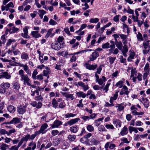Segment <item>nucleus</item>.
I'll list each match as a JSON object with an SVG mask.
<instances>
[{"mask_svg": "<svg viewBox=\"0 0 150 150\" xmlns=\"http://www.w3.org/2000/svg\"><path fill=\"white\" fill-rule=\"evenodd\" d=\"M4 102H3L0 103V110H2L4 108Z\"/></svg>", "mask_w": 150, "mask_h": 150, "instance_id": "62", "label": "nucleus"}, {"mask_svg": "<svg viewBox=\"0 0 150 150\" xmlns=\"http://www.w3.org/2000/svg\"><path fill=\"white\" fill-rule=\"evenodd\" d=\"M70 130L71 131H77L78 130V129H77V126L71 127L70 128Z\"/></svg>", "mask_w": 150, "mask_h": 150, "instance_id": "41", "label": "nucleus"}, {"mask_svg": "<svg viewBox=\"0 0 150 150\" xmlns=\"http://www.w3.org/2000/svg\"><path fill=\"white\" fill-rule=\"evenodd\" d=\"M127 17L126 16H123L122 17L120 18V20L123 22H124L127 19Z\"/></svg>", "mask_w": 150, "mask_h": 150, "instance_id": "64", "label": "nucleus"}, {"mask_svg": "<svg viewBox=\"0 0 150 150\" xmlns=\"http://www.w3.org/2000/svg\"><path fill=\"white\" fill-rule=\"evenodd\" d=\"M42 105V103L40 102H39L38 103L37 105L36 106V108L39 109L40 108Z\"/></svg>", "mask_w": 150, "mask_h": 150, "instance_id": "58", "label": "nucleus"}, {"mask_svg": "<svg viewBox=\"0 0 150 150\" xmlns=\"http://www.w3.org/2000/svg\"><path fill=\"white\" fill-rule=\"evenodd\" d=\"M127 120L128 121H130L132 119V116L130 114H128L126 116Z\"/></svg>", "mask_w": 150, "mask_h": 150, "instance_id": "56", "label": "nucleus"}, {"mask_svg": "<svg viewBox=\"0 0 150 150\" xmlns=\"http://www.w3.org/2000/svg\"><path fill=\"white\" fill-rule=\"evenodd\" d=\"M149 41L148 40L146 42H143V46L144 47V48L145 49H146L147 48V47L148 46Z\"/></svg>", "mask_w": 150, "mask_h": 150, "instance_id": "47", "label": "nucleus"}, {"mask_svg": "<svg viewBox=\"0 0 150 150\" xmlns=\"http://www.w3.org/2000/svg\"><path fill=\"white\" fill-rule=\"evenodd\" d=\"M76 137V136L74 135H69L68 136V138L69 139L74 141Z\"/></svg>", "mask_w": 150, "mask_h": 150, "instance_id": "33", "label": "nucleus"}, {"mask_svg": "<svg viewBox=\"0 0 150 150\" xmlns=\"http://www.w3.org/2000/svg\"><path fill=\"white\" fill-rule=\"evenodd\" d=\"M129 131H138V130L142 131L144 129L142 128H135L133 127H129Z\"/></svg>", "mask_w": 150, "mask_h": 150, "instance_id": "6", "label": "nucleus"}, {"mask_svg": "<svg viewBox=\"0 0 150 150\" xmlns=\"http://www.w3.org/2000/svg\"><path fill=\"white\" fill-rule=\"evenodd\" d=\"M128 51V49L127 48L126 45H125L123 47V50L122 51V52H127Z\"/></svg>", "mask_w": 150, "mask_h": 150, "instance_id": "45", "label": "nucleus"}, {"mask_svg": "<svg viewBox=\"0 0 150 150\" xmlns=\"http://www.w3.org/2000/svg\"><path fill=\"white\" fill-rule=\"evenodd\" d=\"M149 67V64L148 63H147L144 67V70L145 71H148V69Z\"/></svg>", "mask_w": 150, "mask_h": 150, "instance_id": "54", "label": "nucleus"}, {"mask_svg": "<svg viewBox=\"0 0 150 150\" xmlns=\"http://www.w3.org/2000/svg\"><path fill=\"white\" fill-rule=\"evenodd\" d=\"M76 116L75 114H74L71 113H67L65 116L66 118H69L71 117H73Z\"/></svg>", "mask_w": 150, "mask_h": 150, "instance_id": "31", "label": "nucleus"}, {"mask_svg": "<svg viewBox=\"0 0 150 150\" xmlns=\"http://www.w3.org/2000/svg\"><path fill=\"white\" fill-rule=\"evenodd\" d=\"M13 88L14 89L18 90L20 88V85L17 82H16L13 85Z\"/></svg>", "mask_w": 150, "mask_h": 150, "instance_id": "24", "label": "nucleus"}, {"mask_svg": "<svg viewBox=\"0 0 150 150\" xmlns=\"http://www.w3.org/2000/svg\"><path fill=\"white\" fill-rule=\"evenodd\" d=\"M85 67L86 68L89 70H91V64L88 63H86L85 64Z\"/></svg>", "mask_w": 150, "mask_h": 150, "instance_id": "52", "label": "nucleus"}, {"mask_svg": "<svg viewBox=\"0 0 150 150\" xmlns=\"http://www.w3.org/2000/svg\"><path fill=\"white\" fill-rule=\"evenodd\" d=\"M66 97L67 98H70L71 100L74 99V97L73 96V95L71 94H67L66 96Z\"/></svg>", "mask_w": 150, "mask_h": 150, "instance_id": "44", "label": "nucleus"}, {"mask_svg": "<svg viewBox=\"0 0 150 150\" xmlns=\"http://www.w3.org/2000/svg\"><path fill=\"white\" fill-rule=\"evenodd\" d=\"M110 84L109 83H107V84L105 85V87L104 88L103 90H105V91L107 92L108 90V87Z\"/></svg>", "mask_w": 150, "mask_h": 150, "instance_id": "59", "label": "nucleus"}, {"mask_svg": "<svg viewBox=\"0 0 150 150\" xmlns=\"http://www.w3.org/2000/svg\"><path fill=\"white\" fill-rule=\"evenodd\" d=\"M11 30H12V31H11L10 34H12L16 32L19 30V29L17 28H16L15 27H13Z\"/></svg>", "mask_w": 150, "mask_h": 150, "instance_id": "35", "label": "nucleus"}, {"mask_svg": "<svg viewBox=\"0 0 150 150\" xmlns=\"http://www.w3.org/2000/svg\"><path fill=\"white\" fill-rule=\"evenodd\" d=\"M92 50H91V49H88V50H82L81 51H79V52H77L76 53H75L73 54H80L81 53H83L85 52L91 51Z\"/></svg>", "mask_w": 150, "mask_h": 150, "instance_id": "34", "label": "nucleus"}, {"mask_svg": "<svg viewBox=\"0 0 150 150\" xmlns=\"http://www.w3.org/2000/svg\"><path fill=\"white\" fill-rule=\"evenodd\" d=\"M47 127V123H45L43 124L41 126L40 129L38 131H43L45 130Z\"/></svg>", "mask_w": 150, "mask_h": 150, "instance_id": "17", "label": "nucleus"}, {"mask_svg": "<svg viewBox=\"0 0 150 150\" xmlns=\"http://www.w3.org/2000/svg\"><path fill=\"white\" fill-rule=\"evenodd\" d=\"M19 147L18 146H12L9 149L10 150H18Z\"/></svg>", "mask_w": 150, "mask_h": 150, "instance_id": "49", "label": "nucleus"}, {"mask_svg": "<svg viewBox=\"0 0 150 150\" xmlns=\"http://www.w3.org/2000/svg\"><path fill=\"white\" fill-rule=\"evenodd\" d=\"M21 57L22 59L25 60H27L29 58L28 54L25 53H23L21 54Z\"/></svg>", "mask_w": 150, "mask_h": 150, "instance_id": "21", "label": "nucleus"}, {"mask_svg": "<svg viewBox=\"0 0 150 150\" xmlns=\"http://www.w3.org/2000/svg\"><path fill=\"white\" fill-rule=\"evenodd\" d=\"M35 100L37 101L40 100L42 101L43 99L41 95H40L37 96H35Z\"/></svg>", "mask_w": 150, "mask_h": 150, "instance_id": "29", "label": "nucleus"}, {"mask_svg": "<svg viewBox=\"0 0 150 150\" xmlns=\"http://www.w3.org/2000/svg\"><path fill=\"white\" fill-rule=\"evenodd\" d=\"M19 74L21 76V80H23L24 84H27L28 86L30 85V79L28 78L27 75H25L24 73V71L23 70L21 69L19 71Z\"/></svg>", "mask_w": 150, "mask_h": 150, "instance_id": "1", "label": "nucleus"}, {"mask_svg": "<svg viewBox=\"0 0 150 150\" xmlns=\"http://www.w3.org/2000/svg\"><path fill=\"white\" fill-rule=\"evenodd\" d=\"M113 123L114 124H115L117 126V125H118V126L119 127H120L121 126V124L120 123V121L119 120H116L114 121Z\"/></svg>", "mask_w": 150, "mask_h": 150, "instance_id": "32", "label": "nucleus"}, {"mask_svg": "<svg viewBox=\"0 0 150 150\" xmlns=\"http://www.w3.org/2000/svg\"><path fill=\"white\" fill-rule=\"evenodd\" d=\"M116 46L120 50H122V44L121 41H119V42L116 44Z\"/></svg>", "mask_w": 150, "mask_h": 150, "instance_id": "20", "label": "nucleus"}, {"mask_svg": "<svg viewBox=\"0 0 150 150\" xmlns=\"http://www.w3.org/2000/svg\"><path fill=\"white\" fill-rule=\"evenodd\" d=\"M40 91V89L39 87L38 86L36 88V90L34 91V92H35L37 96L40 95H39V91Z\"/></svg>", "mask_w": 150, "mask_h": 150, "instance_id": "55", "label": "nucleus"}, {"mask_svg": "<svg viewBox=\"0 0 150 150\" xmlns=\"http://www.w3.org/2000/svg\"><path fill=\"white\" fill-rule=\"evenodd\" d=\"M99 56L98 53L96 52H93L91 54V57H90V59L91 61H94Z\"/></svg>", "mask_w": 150, "mask_h": 150, "instance_id": "4", "label": "nucleus"}, {"mask_svg": "<svg viewBox=\"0 0 150 150\" xmlns=\"http://www.w3.org/2000/svg\"><path fill=\"white\" fill-rule=\"evenodd\" d=\"M118 106H116V107H118V109L119 111H121L124 109V106L123 105H124L125 106H126L125 105H124L123 103H122L121 104H118Z\"/></svg>", "mask_w": 150, "mask_h": 150, "instance_id": "16", "label": "nucleus"}, {"mask_svg": "<svg viewBox=\"0 0 150 150\" xmlns=\"http://www.w3.org/2000/svg\"><path fill=\"white\" fill-rule=\"evenodd\" d=\"M105 127L108 129H113L114 127L113 125H111L107 124L105 125Z\"/></svg>", "mask_w": 150, "mask_h": 150, "instance_id": "43", "label": "nucleus"}, {"mask_svg": "<svg viewBox=\"0 0 150 150\" xmlns=\"http://www.w3.org/2000/svg\"><path fill=\"white\" fill-rule=\"evenodd\" d=\"M123 83V81H120L118 82L115 85V86L116 87L118 86H119L121 85H122V84Z\"/></svg>", "mask_w": 150, "mask_h": 150, "instance_id": "53", "label": "nucleus"}, {"mask_svg": "<svg viewBox=\"0 0 150 150\" xmlns=\"http://www.w3.org/2000/svg\"><path fill=\"white\" fill-rule=\"evenodd\" d=\"M99 19L97 18H91L90 20V22L91 23H96L98 22Z\"/></svg>", "mask_w": 150, "mask_h": 150, "instance_id": "28", "label": "nucleus"}, {"mask_svg": "<svg viewBox=\"0 0 150 150\" xmlns=\"http://www.w3.org/2000/svg\"><path fill=\"white\" fill-rule=\"evenodd\" d=\"M62 124V122L61 121L58 120H56L54 122L53 124L52 125L51 127L52 128L58 127Z\"/></svg>", "mask_w": 150, "mask_h": 150, "instance_id": "5", "label": "nucleus"}, {"mask_svg": "<svg viewBox=\"0 0 150 150\" xmlns=\"http://www.w3.org/2000/svg\"><path fill=\"white\" fill-rule=\"evenodd\" d=\"M38 74L37 70L35 69L33 71V72L32 74V77L34 80H36L37 79L36 75Z\"/></svg>", "mask_w": 150, "mask_h": 150, "instance_id": "18", "label": "nucleus"}, {"mask_svg": "<svg viewBox=\"0 0 150 150\" xmlns=\"http://www.w3.org/2000/svg\"><path fill=\"white\" fill-rule=\"evenodd\" d=\"M28 26H25V28H23V32H24V33H25V36H29L28 35Z\"/></svg>", "mask_w": 150, "mask_h": 150, "instance_id": "26", "label": "nucleus"}, {"mask_svg": "<svg viewBox=\"0 0 150 150\" xmlns=\"http://www.w3.org/2000/svg\"><path fill=\"white\" fill-rule=\"evenodd\" d=\"M76 94L79 97H82L85 98L86 96V95L82 92H78L76 93Z\"/></svg>", "mask_w": 150, "mask_h": 150, "instance_id": "13", "label": "nucleus"}, {"mask_svg": "<svg viewBox=\"0 0 150 150\" xmlns=\"http://www.w3.org/2000/svg\"><path fill=\"white\" fill-rule=\"evenodd\" d=\"M120 16V15L116 16L114 18L113 21L115 22H118L119 21V17Z\"/></svg>", "mask_w": 150, "mask_h": 150, "instance_id": "48", "label": "nucleus"}, {"mask_svg": "<svg viewBox=\"0 0 150 150\" xmlns=\"http://www.w3.org/2000/svg\"><path fill=\"white\" fill-rule=\"evenodd\" d=\"M138 17H136V21H136L137 22L138 25V26L140 27L142 24L143 23L144 20H143V21H141L138 19Z\"/></svg>", "mask_w": 150, "mask_h": 150, "instance_id": "22", "label": "nucleus"}, {"mask_svg": "<svg viewBox=\"0 0 150 150\" xmlns=\"http://www.w3.org/2000/svg\"><path fill=\"white\" fill-rule=\"evenodd\" d=\"M7 7L8 6V7H11L12 8H13L14 7L13 4L12 2H10L9 3L7 4Z\"/></svg>", "mask_w": 150, "mask_h": 150, "instance_id": "63", "label": "nucleus"}, {"mask_svg": "<svg viewBox=\"0 0 150 150\" xmlns=\"http://www.w3.org/2000/svg\"><path fill=\"white\" fill-rule=\"evenodd\" d=\"M142 75L141 74L139 73H138V76L137 77L139 81H141L142 80Z\"/></svg>", "mask_w": 150, "mask_h": 150, "instance_id": "50", "label": "nucleus"}, {"mask_svg": "<svg viewBox=\"0 0 150 150\" xmlns=\"http://www.w3.org/2000/svg\"><path fill=\"white\" fill-rule=\"evenodd\" d=\"M109 59L110 63V64H112L113 63L115 60L116 59V58L115 57H109Z\"/></svg>", "mask_w": 150, "mask_h": 150, "instance_id": "25", "label": "nucleus"}, {"mask_svg": "<svg viewBox=\"0 0 150 150\" xmlns=\"http://www.w3.org/2000/svg\"><path fill=\"white\" fill-rule=\"evenodd\" d=\"M30 137V135L29 134H27L26 135L25 137L22 138L21 139L23 141V142H27L28 139H29Z\"/></svg>", "mask_w": 150, "mask_h": 150, "instance_id": "30", "label": "nucleus"}, {"mask_svg": "<svg viewBox=\"0 0 150 150\" xmlns=\"http://www.w3.org/2000/svg\"><path fill=\"white\" fill-rule=\"evenodd\" d=\"M16 108L13 105L8 106L7 108L8 110L11 113H13L16 111Z\"/></svg>", "mask_w": 150, "mask_h": 150, "instance_id": "11", "label": "nucleus"}, {"mask_svg": "<svg viewBox=\"0 0 150 150\" xmlns=\"http://www.w3.org/2000/svg\"><path fill=\"white\" fill-rule=\"evenodd\" d=\"M39 31H33L31 32V35L33 37L35 38H38L41 36L40 34L38 33Z\"/></svg>", "mask_w": 150, "mask_h": 150, "instance_id": "7", "label": "nucleus"}, {"mask_svg": "<svg viewBox=\"0 0 150 150\" xmlns=\"http://www.w3.org/2000/svg\"><path fill=\"white\" fill-rule=\"evenodd\" d=\"M128 9L127 11V12L129 13L132 14L133 15L134 14L133 10L131 9L129 6H128Z\"/></svg>", "mask_w": 150, "mask_h": 150, "instance_id": "51", "label": "nucleus"}, {"mask_svg": "<svg viewBox=\"0 0 150 150\" xmlns=\"http://www.w3.org/2000/svg\"><path fill=\"white\" fill-rule=\"evenodd\" d=\"M137 38L138 40H143V39L142 34L140 33H138V35H137Z\"/></svg>", "mask_w": 150, "mask_h": 150, "instance_id": "37", "label": "nucleus"}, {"mask_svg": "<svg viewBox=\"0 0 150 150\" xmlns=\"http://www.w3.org/2000/svg\"><path fill=\"white\" fill-rule=\"evenodd\" d=\"M50 70H44L43 71V76H47V75L50 73Z\"/></svg>", "mask_w": 150, "mask_h": 150, "instance_id": "46", "label": "nucleus"}, {"mask_svg": "<svg viewBox=\"0 0 150 150\" xmlns=\"http://www.w3.org/2000/svg\"><path fill=\"white\" fill-rule=\"evenodd\" d=\"M52 104L53 108H56L58 106V103L57 102L55 98H54L52 100Z\"/></svg>", "mask_w": 150, "mask_h": 150, "instance_id": "19", "label": "nucleus"}, {"mask_svg": "<svg viewBox=\"0 0 150 150\" xmlns=\"http://www.w3.org/2000/svg\"><path fill=\"white\" fill-rule=\"evenodd\" d=\"M91 133H88L87 134H86L85 136L81 138L80 139V141L82 143L85 144H90V143H89L90 139H88V138L91 136Z\"/></svg>", "mask_w": 150, "mask_h": 150, "instance_id": "2", "label": "nucleus"}, {"mask_svg": "<svg viewBox=\"0 0 150 150\" xmlns=\"http://www.w3.org/2000/svg\"><path fill=\"white\" fill-rule=\"evenodd\" d=\"M20 118H19L17 117H14L11 121V124H13V123L17 124L20 122Z\"/></svg>", "mask_w": 150, "mask_h": 150, "instance_id": "10", "label": "nucleus"}, {"mask_svg": "<svg viewBox=\"0 0 150 150\" xmlns=\"http://www.w3.org/2000/svg\"><path fill=\"white\" fill-rule=\"evenodd\" d=\"M10 84L8 83H1V87L2 88H7V89L10 86Z\"/></svg>", "mask_w": 150, "mask_h": 150, "instance_id": "14", "label": "nucleus"}, {"mask_svg": "<svg viewBox=\"0 0 150 150\" xmlns=\"http://www.w3.org/2000/svg\"><path fill=\"white\" fill-rule=\"evenodd\" d=\"M102 65H100V67H99V68H97V71L96 73V74L97 73L98 74H100V72L102 69V68L101 67V66Z\"/></svg>", "mask_w": 150, "mask_h": 150, "instance_id": "60", "label": "nucleus"}, {"mask_svg": "<svg viewBox=\"0 0 150 150\" xmlns=\"http://www.w3.org/2000/svg\"><path fill=\"white\" fill-rule=\"evenodd\" d=\"M98 142L99 141L98 140L94 139V138H93V139H92L91 141H90L89 143H90V144L91 145H96Z\"/></svg>", "mask_w": 150, "mask_h": 150, "instance_id": "15", "label": "nucleus"}, {"mask_svg": "<svg viewBox=\"0 0 150 150\" xmlns=\"http://www.w3.org/2000/svg\"><path fill=\"white\" fill-rule=\"evenodd\" d=\"M0 76L1 77H4L6 79H9L11 77V76L8 73L6 72H4L1 73Z\"/></svg>", "mask_w": 150, "mask_h": 150, "instance_id": "9", "label": "nucleus"}, {"mask_svg": "<svg viewBox=\"0 0 150 150\" xmlns=\"http://www.w3.org/2000/svg\"><path fill=\"white\" fill-rule=\"evenodd\" d=\"M96 82H98L100 85H102L103 83V81L102 79H99L97 81H96Z\"/></svg>", "mask_w": 150, "mask_h": 150, "instance_id": "57", "label": "nucleus"}, {"mask_svg": "<svg viewBox=\"0 0 150 150\" xmlns=\"http://www.w3.org/2000/svg\"><path fill=\"white\" fill-rule=\"evenodd\" d=\"M110 47V43L108 42H107L105 44L103 45L102 48L103 49H108Z\"/></svg>", "mask_w": 150, "mask_h": 150, "instance_id": "27", "label": "nucleus"}, {"mask_svg": "<svg viewBox=\"0 0 150 150\" xmlns=\"http://www.w3.org/2000/svg\"><path fill=\"white\" fill-rule=\"evenodd\" d=\"M26 110V107L25 106H18L17 107V111L19 114H23L24 113Z\"/></svg>", "mask_w": 150, "mask_h": 150, "instance_id": "3", "label": "nucleus"}, {"mask_svg": "<svg viewBox=\"0 0 150 150\" xmlns=\"http://www.w3.org/2000/svg\"><path fill=\"white\" fill-rule=\"evenodd\" d=\"M65 44V43L64 42H63L62 44L60 43V46H59V47H57V48H56V49L55 48L54 49L56 50H59L61 48H63L64 47Z\"/></svg>", "mask_w": 150, "mask_h": 150, "instance_id": "38", "label": "nucleus"}, {"mask_svg": "<svg viewBox=\"0 0 150 150\" xmlns=\"http://www.w3.org/2000/svg\"><path fill=\"white\" fill-rule=\"evenodd\" d=\"M1 39L3 40V43L4 44L6 41V39L5 38V35H4L2 36L1 37Z\"/></svg>", "mask_w": 150, "mask_h": 150, "instance_id": "61", "label": "nucleus"}, {"mask_svg": "<svg viewBox=\"0 0 150 150\" xmlns=\"http://www.w3.org/2000/svg\"><path fill=\"white\" fill-rule=\"evenodd\" d=\"M87 129L89 131H93L94 130L93 127L91 125H88L87 127Z\"/></svg>", "mask_w": 150, "mask_h": 150, "instance_id": "39", "label": "nucleus"}, {"mask_svg": "<svg viewBox=\"0 0 150 150\" xmlns=\"http://www.w3.org/2000/svg\"><path fill=\"white\" fill-rule=\"evenodd\" d=\"M28 145L29 146H31L33 145V146L32 148V149L33 150H34L36 148V144L35 142L33 143V142H32L30 143Z\"/></svg>", "mask_w": 150, "mask_h": 150, "instance_id": "36", "label": "nucleus"}, {"mask_svg": "<svg viewBox=\"0 0 150 150\" xmlns=\"http://www.w3.org/2000/svg\"><path fill=\"white\" fill-rule=\"evenodd\" d=\"M64 40V38L63 36H59L57 39V42L60 43L62 42Z\"/></svg>", "mask_w": 150, "mask_h": 150, "instance_id": "40", "label": "nucleus"}, {"mask_svg": "<svg viewBox=\"0 0 150 150\" xmlns=\"http://www.w3.org/2000/svg\"><path fill=\"white\" fill-rule=\"evenodd\" d=\"M10 146L7 145L6 144L3 143L0 146V149L1 150H6L8 148H9Z\"/></svg>", "mask_w": 150, "mask_h": 150, "instance_id": "12", "label": "nucleus"}, {"mask_svg": "<svg viewBox=\"0 0 150 150\" xmlns=\"http://www.w3.org/2000/svg\"><path fill=\"white\" fill-rule=\"evenodd\" d=\"M39 12L40 13L39 15V16L41 19H42L43 15L46 13V12L43 10H40Z\"/></svg>", "mask_w": 150, "mask_h": 150, "instance_id": "23", "label": "nucleus"}, {"mask_svg": "<svg viewBox=\"0 0 150 150\" xmlns=\"http://www.w3.org/2000/svg\"><path fill=\"white\" fill-rule=\"evenodd\" d=\"M80 119L79 118H77L74 119H72L67 122V124L70 125H73L76 122H78Z\"/></svg>", "mask_w": 150, "mask_h": 150, "instance_id": "8", "label": "nucleus"}, {"mask_svg": "<svg viewBox=\"0 0 150 150\" xmlns=\"http://www.w3.org/2000/svg\"><path fill=\"white\" fill-rule=\"evenodd\" d=\"M49 23L50 25H54L57 24V23L52 19H51L50 20L49 22Z\"/></svg>", "mask_w": 150, "mask_h": 150, "instance_id": "42", "label": "nucleus"}]
</instances>
